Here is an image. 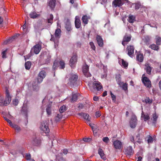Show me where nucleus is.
<instances>
[{
	"label": "nucleus",
	"mask_w": 161,
	"mask_h": 161,
	"mask_svg": "<svg viewBox=\"0 0 161 161\" xmlns=\"http://www.w3.org/2000/svg\"><path fill=\"white\" fill-rule=\"evenodd\" d=\"M46 75V73L45 71L42 70L40 71L38 74L37 80L38 82L40 83L42 82L43 79L45 77Z\"/></svg>",
	"instance_id": "7"
},
{
	"label": "nucleus",
	"mask_w": 161,
	"mask_h": 161,
	"mask_svg": "<svg viewBox=\"0 0 161 161\" xmlns=\"http://www.w3.org/2000/svg\"><path fill=\"white\" fill-rule=\"evenodd\" d=\"M62 118V115L61 113L57 114V115L55 117L54 120L56 122L59 121Z\"/></svg>",
	"instance_id": "33"
},
{
	"label": "nucleus",
	"mask_w": 161,
	"mask_h": 161,
	"mask_svg": "<svg viewBox=\"0 0 161 161\" xmlns=\"http://www.w3.org/2000/svg\"><path fill=\"white\" fill-rule=\"evenodd\" d=\"M39 15L37 14L35 12L33 11L31 12L30 14V16L31 18L35 19L38 17Z\"/></svg>",
	"instance_id": "31"
},
{
	"label": "nucleus",
	"mask_w": 161,
	"mask_h": 161,
	"mask_svg": "<svg viewBox=\"0 0 161 161\" xmlns=\"http://www.w3.org/2000/svg\"><path fill=\"white\" fill-rule=\"evenodd\" d=\"M121 63L122 66L125 68H126L128 67V64L126 61H125L123 59H121V60L119 61V62L121 63Z\"/></svg>",
	"instance_id": "40"
},
{
	"label": "nucleus",
	"mask_w": 161,
	"mask_h": 161,
	"mask_svg": "<svg viewBox=\"0 0 161 161\" xmlns=\"http://www.w3.org/2000/svg\"><path fill=\"white\" fill-rule=\"evenodd\" d=\"M78 95L76 94H73L72 98L71 99V102H75L77 99Z\"/></svg>",
	"instance_id": "35"
},
{
	"label": "nucleus",
	"mask_w": 161,
	"mask_h": 161,
	"mask_svg": "<svg viewBox=\"0 0 161 161\" xmlns=\"http://www.w3.org/2000/svg\"><path fill=\"white\" fill-rule=\"evenodd\" d=\"M65 27L68 31H70L72 30L70 22L69 19H67L65 23Z\"/></svg>",
	"instance_id": "21"
},
{
	"label": "nucleus",
	"mask_w": 161,
	"mask_h": 161,
	"mask_svg": "<svg viewBox=\"0 0 161 161\" xmlns=\"http://www.w3.org/2000/svg\"><path fill=\"white\" fill-rule=\"evenodd\" d=\"M52 104H49L47 106L46 111L48 115H50L51 114Z\"/></svg>",
	"instance_id": "28"
},
{
	"label": "nucleus",
	"mask_w": 161,
	"mask_h": 161,
	"mask_svg": "<svg viewBox=\"0 0 161 161\" xmlns=\"http://www.w3.org/2000/svg\"><path fill=\"white\" fill-rule=\"evenodd\" d=\"M128 54L130 57L133 55L134 51V48L132 46H130L128 47Z\"/></svg>",
	"instance_id": "15"
},
{
	"label": "nucleus",
	"mask_w": 161,
	"mask_h": 161,
	"mask_svg": "<svg viewBox=\"0 0 161 161\" xmlns=\"http://www.w3.org/2000/svg\"><path fill=\"white\" fill-rule=\"evenodd\" d=\"M38 84H39L37 81H33L32 83V86L33 90L35 91H38L39 89V86H38Z\"/></svg>",
	"instance_id": "16"
},
{
	"label": "nucleus",
	"mask_w": 161,
	"mask_h": 161,
	"mask_svg": "<svg viewBox=\"0 0 161 161\" xmlns=\"http://www.w3.org/2000/svg\"><path fill=\"white\" fill-rule=\"evenodd\" d=\"M116 79L118 84L120 86L122 85L123 82L121 81V75L119 74L116 76Z\"/></svg>",
	"instance_id": "27"
},
{
	"label": "nucleus",
	"mask_w": 161,
	"mask_h": 161,
	"mask_svg": "<svg viewBox=\"0 0 161 161\" xmlns=\"http://www.w3.org/2000/svg\"><path fill=\"white\" fill-rule=\"evenodd\" d=\"M7 49H6L5 50L2 52V57L3 58H6V53Z\"/></svg>",
	"instance_id": "48"
},
{
	"label": "nucleus",
	"mask_w": 161,
	"mask_h": 161,
	"mask_svg": "<svg viewBox=\"0 0 161 161\" xmlns=\"http://www.w3.org/2000/svg\"><path fill=\"white\" fill-rule=\"evenodd\" d=\"M145 102L146 103L151 104L152 103V101L151 100L149 97H147L145 99Z\"/></svg>",
	"instance_id": "50"
},
{
	"label": "nucleus",
	"mask_w": 161,
	"mask_h": 161,
	"mask_svg": "<svg viewBox=\"0 0 161 161\" xmlns=\"http://www.w3.org/2000/svg\"><path fill=\"white\" fill-rule=\"evenodd\" d=\"M41 49V46L39 44H36L31 49V53L33 52L36 54H38Z\"/></svg>",
	"instance_id": "8"
},
{
	"label": "nucleus",
	"mask_w": 161,
	"mask_h": 161,
	"mask_svg": "<svg viewBox=\"0 0 161 161\" xmlns=\"http://www.w3.org/2000/svg\"><path fill=\"white\" fill-rule=\"evenodd\" d=\"M40 129L45 133H48L50 131L48 128V121L46 120L42 122Z\"/></svg>",
	"instance_id": "2"
},
{
	"label": "nucleus",
	"mask_w": 161,
	"mask_h": 161,
	"mask_svg": "<svg viewBox=\"0 0 161 161\" xmlns=\"http://www.w3.org/2000/svg\"><path fill=\"white\" fill-rule=\"evenodd\" d=\"M136 60L140 62H142L143 60V56L142 53H140L137 54Z\"/></svg>",
	"instance_id": "25"
},
{
	"label": "nucleus",
	"mask_w": 161,
	"mask_h": 161,
	"mask_svg": "<svg viewBox=\"0 0 161 161\" xmlns=\"http://www.w3.org/2000/svg\"><path fill=\"white\" fill-rule=\"evenodd\" d=\"M75 25L76 28L78 29L81 25V23L80 19L77 16L75 17Z\"/></svg>",
	"instance_id": "19"
},
{
	"label": "nucleus",
	"mask_w": 161,
	"mask_h": 161,
	"mask_svg": "<svg viewBox=\"0 0 161 161\" xmlns=\"http://www.w3.org/2000/svg\"><path fill=\"white\" fill-rule=\"evenodd\" d=\"M25 158L27 160H29L31 159V155L30 153H26L25 155Z\"/></svg>",
	"instance_id": "53"
},
{
	"label": "nucleus",
	"mask_w": 161,
	"mask_h": 161,
	"mask_svg": "<svg viewBox=\"0 0 161 161\" xmlns=\"http://www.w3.org/2000/svg\"><path fill=\"white\" fill-rule=\"evenodd\" d=\"M13 104L15 106H17L19 103V101L18 99H14L13 101Z\"/></svg>",
	"instance_id": "55"
},
{
	"label": "nucleus",
	"mask_w": 161,
	"mask_h": 161,
	"mask_svg": "<svg viewBox=\"0 0 161 161\" xmlns=\"http://www.w3.org/2000/svg\"><path fill=\"white\" fill-rule=\"evenodd\" d=\"M4 119L6 120L8 123L9 124V125L11 126V125H12L13 123H12L11 121L9 119H8L7 117H3Z\"/></svg>",
	"instance_id": "56"
},
{
	"label": "nucleus",
	"mask_w": 161,
	"mask_h": 161,
	"mask_svg": "<svg viewBox=\"0 0 161 161\" xmlns=\"http://www.w3.org/2000/svg\"><path fill=\"white\" fill-rule=\"evenodd\" d=\"M125 154L128 155H131L133 154L134 151L131 146L128 147L125 151Z\"/></svg>",
	"instance_id": "20"
},
{
	"label": "nucleus",
	"mask_w": 161,
	"mask_h": 161,
	"mask_svg": "<svg viewBox=\"0 0 161 161\" xmlns=\"http://www.w3.org/2000/svg\"><path fill=\"white\" fill-rule=\"evenodd\" d=\"M158 46H157L154 44H152L149 46V47L153 50L158 51L159 49Z\"/></svg>",
	"instance_id": "32"
},
{
	"label": "nucleus",
	"mask_w": 161,
	"mask_h": 161,
	"mask_svg": "<svg viewBox=\"0 0 161 161\" xmlns=\"http://www.w3.org/2000/svg\"><path fill=\"white\" fill-rule=\"evenodd\" d=\"M130 139L131 142H133L134 144L136 142L135 141L134 137L133 136H130Z\"/></svg>",
	"instance_id": "60"
},
{
	"label": "nucleus",
	"mask_w": 161,
	"mask_h": 161,
	"mask_svg": "<svg viewBox=\"0 0 161 161\" xmlns=\"http://www.w3.org/2000/svg\"><path fill=\"white\" fill-rule=\"evenodd\" d=\"M28 108L27 107V105L24 104L22 106L21 111V113L23 115H25L26 117H27L28 114L27 113L28 112Z\"/></svg>",
	"instance_id": "14"
},
{
	"label": "nucleus",
	"mask_w": 161,
	"mask_h": 161,
	"mask_svg": "<svg viewBox=\"0 0 161 161\" xmlns=\"http://www.w3.org/2000/svg\"><path fill=\"white\" fill-rule=\"evenodd\" d=\"M123 0H114L112 2V6L115 8L120 7L124 4Z\"/></svg>",
	"instance_id": "11"
},
{
	"label": "nucleus",
	"mask_w": 161,
	"mask_h": 161,
	"mask_svg": "<svg viewBox=\"0 0 161 161\" xmlns=\"http://www.w3.org/2000/svg\"><path fill=\"white\" fill-rule=\"evenodd\" d=\"M135 8L136 10H138L139 8H140L141 7V3L138 2L135 3Z\"/></svg>",
	"instance_id": "45"
},
{
	"label": "nucleus",
	"mask_w": 161,
	"mask_h": 161,
	"mask_svg": "<svg viewBox=\"0 0 161 161\" xmlns=\"http://www.w3.org/2000/svg\"><path fill=\"white\" fill-rule=\"evenodd\" d=\"M156 43L157 45H160L161 44V38L157 36L156 37Z\"/></svg>",
	"instance_id": "39"
},
{
	"label": "nucleus",
	"mask_w": 161,
	"mask_h": 161,
	"mask_svg": "<svg viewBox=\"0 0 161 161\" xmlns=\"http://www.w3.org/2000/svg\"><path fill=\"white\" fill-rule=\"evenodd\" d=\"M82 71L85 76L86 77L90 76L91 75L89 72V66L86 64L83 66Z\"/></svg>",
	"instance_id": "9"
},
{
	"label": "nucleus",
	"mask_w": 161,
	"mask_h": 161,
	"mask_svg": "<svg viewBox=\"0 0 161 161\" xmlns=\"http://www.w3.org/2000/svg\"><path fill=\"white\" fill-rule=\"evenodd\" d=\"M89 17L87 15H83L82 18V22L85 24H87L88 23V19Z\"/></svg>",
	"instance_id": "29"
},
{
	"label": "nucleus",
	"mask_w": 161,
	"mask_h": 161,
	"mask_svg": "<svg viewBox=\"0 0 161 161\" xmlns=\"http://www.w3.org/2000/svg\"><path fill=\"white\" fill-rule=\"evenodd\" d=\"M61 31L60 29L56 30L55 33V36L53 35H51L50 41H53L56 44L58 42V39L60 37Z\"/></svg>",
	"instance_id": "1"
},
{
	"label": "nucleus",
	"mask_w": 161,
	"mask_h": 161,
	"mask_svg": "<svg viewBox=\"0 0 161 161\" xmlns=\"http://www.w3.org/2000/svg\"><path fill=\"white\" fill-rule=\"evenodd\" d=\"M152 69V67H151L149 64L146 63L145 64L144 69L146 70L147 73L148 75L151 74Z\"/></svg>",
	"instance_id": "17"
},
{
	"label": "nucleus",
	"mask_w": 161,
	"mask_h": 161,
	"mask_svg": "<svg viewBox=\"0 0 161 161\" xmlns=\"http://www.w3.org/2000/svg\"><path fill=\"white\" fill-rule=\"evenodd\" d=\"M78 79V76L77 75L71 74H70V78L69 79V83L70 85L76 86V82Z\"/></svg>",
	"instance_id": "4"
},
{
	"label": "nucleus",
	"mask_w": 161,
	"mask_h": 161,
	"mask_svg": "<svg viewBox=\"0 0 161 161\" xmlns=\"http://www.w3.org/2000/svg\"><path fill=\"white\" fill-rule=\"evenodd\" d=\"M84 107V105L82 103L79 104L78 106V108L80 109H82Z\"/></svg>",
	"instance_id": "61"
},
{
	"label": "nucleus",
	"mask_w": 161,
	"mask_h": 161,
	"mask_svg": "<svg viewBox=\"0 0 161 161\" xmlns=\"http://www.w3.org/2000/svg\"><path fill=\"white\" fill-rule=\"evenodd\" d=\"M32 53H31V52L29 54H28V55H26V56H24L25 58V60H26V59H29V58H30L31 57L32 55Z\"/></svg>",
	"instance_id": "57"
},
{
	"label": "nucleus",
	"mask_w": 161,
	"mask_h": 161,
	"mask_svg": "<svg viewBox=\"0 0 161 161\" xmlns=\"http://www.w3.org/2000/svg\"><path fill=\"white\" fill-rule=\"evenodd\" d=\"M153 123L155 125L156 123L157 120L158 118V116L157 115L156 113L153 114Z\"/></svg>",
	"instance_id": "42"
},
{
	"label": "nucleus",
	"mask_w": 161,
	"mask_h": 161,
	"mask_svg": "<svg viewBox=\"0 0 161 161\" xmlns=\"http://www.w3.org/2000/svg\"><path fill=\"white\" fill-rule=\"evenodd\" d=\"M77 61V56L75 55H73L69 61V65L71 67L74 68L75 67V65Z\"/></svg>",
	"instance_id": "10"
},
{
	"label": "nucleus",
	"mask_w": 161,
	"mask_h": 161,
	"mask_svg": "<svg viewBox=\"0 0 161 161\" xmlns=\"http://www.w3.org/2000/svg\"><path fill=\"white\" fill-rule=\"evenodd\" d=\"M113 144L116 149H122L123 148L122 143L120 141L117 140L114 141Z\"/></svg>",
	"instance_id": "12"
},
{
	"label": "nucleus",
	"mask_w": 161,
	"mask_h": 161,
	"mask_svg": "<svg viewBox=\"0 0 161 161\" xmlns=\"http://www.w3.org/2000/svg\"><path fill=\"white\" fill-rule=\"evenodd\" d=\"M53 15L51 14L50 15V18L47 19V22L48 23L52 24L53 22Z\"/></svg>",
	"instance_id": "46"
},
{
	"label": "nucleus",
	"mask_w": 161,
	"mask_h": 161,
	"mask_svg": "<svg viewBox=\"0 0 161 161\" xmlns=\"http://www.w3.org/2000/svg\"><path fill=\"white\" fill-rule=\"evenodd\" d=\"M141 117L144 118V120L145 121L148 120L150 119L149 116L148 114H144L143 111L142 112V113Z\"/></svg>",
	"instance_id": "38"
},
{
	"label": "nucleus",
	"mask_w": 161,
	"mask_h": 161,
	"mask_svg": "<svg viewBox=\"0 0 161 161\" xmlns=\"http://www.w3.org/2000/svg\"><path fill=\"white\" fill-rule=\"evenodd\" d=\"M131 36H128L127 35H125L123 37V40L126 42H128L131 40Z\"/></svg>",
	"instance_id": "34"
},
{
	"label": "nucleus",
	"mask_w": 161,
	"mask_h": 161,
	"mask_svg": "<svg viewBox=\"0 0 161 161\" xmlns=\"http://www.w3.org/2000/svg\"><path fill=\"white\" fill-rule=\"evenodd\" d=\"M151 38V37L148 36H145L144 41L147 44H149L148 42L150 41Z\"/></svg>",
	"instance_id": "37"
},
{
	"label": "nucleus",
	"mask_w": 161,
	"mask_h": 161,
	"mask_svg": "<svg viewBox=\"0 0 161 161\" xmlns=\"http://www.w3.org/2000/svg\"><path fill=\"white\" fill-rule=\"evenodd\" d=\"M48 4L50 8L53 9L56 5V0H50L48 2Z\"/></svg>",
	"instance_id": "22"
},
{
	"label": "nucleus",
	"mask_w": 161,
	"mask_h": 161,
	"mask_svg": "<svg viewBox=\"0 0 161 161\" xmlns=\"http://www.w3.org/2000/svg\"><path fill=\"white\" fill-rule=\"evenodd\" d=\"M15 36H13L12 37L7 39L6 41H5L4 42V44H7L8 43L10 42V41L11 40L13 39H14Z\"/></svg>",
	"instance_id": "51"
},
{
	"label": "nucleus",
	"mask_w": 161,
	"mask_h": 161,
	"mask_svg": "<svg viewBox=\"0 0 161 161\" xmlns=\"http://www.w3.org/2000/svg\"><path fill=\"white\" fill-rule=\"evenodd\" d=\"M102 86L101 83L98 81H94L93 83L92 87L91 88V90L93 92L97 91H99L102 89Z\"/></svg>",
	"instance_id": "5"
},
{
	"label": "nucleus",
	"mask_w": 161,
	"mask_h": 161,
	"mask_svg": "<svg viewBox=\"0 0 161 161\" xmlns=\"http://www.w3.org/2000/svg\"><path fill=\"white\" fill-rule=\"evenodd\" d=\"M96 39L99 46L100 47H102L103 45V41L102 38L100 36L97 35L96 37Z\"/></svg>",
	"instance_id": "18"
},
{
	"label": "nucleus",
	"mask_w": 161,
	"mask_h": 161,
	"mask_svg": "<svg viewBox=\"0 0 161 161\" xmlns=\"http://www.w3.org/2000/svg\"><path fill=\"white\" fill-rule=\"evenodd\" d=\"M11 126L17 132H19L21 130L20 127L17 125L13 124Z\"/></svg>",
	"instance_id": "30"
},
{
	"label": "nucleus",
	"mask_w": 161,
	"mask_h": 161,
	"mask_svg": "<svg viewBox=\"0 0 161 161\" xmlns=\"http://www.w3.org/2000/svg\"><path fill=\"white\" fill-rule=\"evenodd\" d=\"M66 110V106L64 105H63L61 106L59 109V112L61 114L62 113H63L64 111H65Z\"/></svg>",
	"instance_id": "44"
},
{
	"label": "nucleus",
	"mask_w": 161,
	"mask_h": 161,
	"mask_svg": "<svg viewBox=\"0 0 161 161\" xmlns=\"http://www.w3.org/2000/svg\"><path fill=\"white\" fill-rule=\"evenodd\" d=\"M58 61L57 60H55L53 62V68L54 70H55L56 69V68L58 67Z\"/></svg>",
	"instance_id": "41"
},
{
	"label": "nucleus",
	"mask_w": 161,
	"mask_h": 161,
	"mask_svg": "<svg viewBox=\"0 0 161 161\" xmlns=\"http://www.w3.org/2000/svg\"><path fill=\"white\" fill-rule=\"evenodd\" d=\"M47 57V59H46V62L47 63H49L50 60L51 56L50 55H48Z\"/></svg>",
	"instance_id": "63"
},
{
	"label": "nucleus",
	"mask_w": 161,
	"mask_h": 161,
	"mask_svg": "<svg viewBox=\"0 0 161 161\" xmlns=\"http://www.w3.org/2000/svg\"><path fill=\"white\" fill-rule=\"evenodd\" d=\"M31 65V63L30 61H27L25 64V67L26 69H29Z\"/></svg>",
	"instance_id": "36"
},
{
	"label": "nucleus",
	"mask_w": 161,
	"mask_h": 161,
	"mask_svg": "<svg viewBox=\"0 0 161 161\" xmlns=\"http://www.w3.org/2000/svg\"><path fill=\"white\" fill-rule=\"evenodd\" d=\"M122 88V89L125 91L127 90L128 87L127 84L126 83H123L122 85L120 86Z\"/></svg>",
	"instance_id": "47"
},
{
	"label": "nucleus",
	"mask_w": 161,
	"mask_h": 161,
	"mask_svg": "<svg viewBox=\"0 0 161 161\" xmlns=\"http://www.w3.org/2000/svg\"><path fill=\"white\" fill-rule=\"evenodd\" d=\"M6 98L3 101L1 104V106H6L9 104L11 101V97L9 93V91L6 89L5 92Z\"/></svg>",
	"instance_id": "3"
},
{
	"label": "nucleus",
	"mask_w": 161,
	"mask_h": 161,
	"mask_svg": "<svg viewBox=\"0 0 161 161\" xmlns=\"http://www.w3.org/2000/svg\"><path fill=\"white\" fill-rule=\"evenodd\" d=\"M137 125V119L135 116H133L130 122V126L131 128H135Z\"/></svg>",
	"instance_id": "13"
},
{
	"label": "nucleus",
	"mask_w": 161,
	"mask_h": 161,
	"mask_svg": "<svg viewBox=\"0 0 161 161\" xmlns=\"http://www.w3.org/2000/svg\"><path fill=\"white\" fill-rule=\"evenodd\" d=\"M83 140L85 142H89L91 141L92 139L90 138H84Z\"/></svg>",
	"instance_id": "58"
},
{
	"label": "nucleus",
	"mask_w": 161,
	"mask_h": 161,
	"mask_svg": "<svg viewBox=\"0 0 161 161\" xmlns=\"http://www.w3.org/2000/svg\"><path fill=\"white\" fill-rule=\"evenodd\" d=\"M136 17L135 16L130 14L129 15L128 20L129 22L132 23L135 20Z\"/></svg>",
	"instance_id": "26"
},
{
	"label": "nucleus",
	"mask_w": 161,
	"mask_h": 161,
	"mask_svg": "<svg viewBox=\"0 0 161 161\" xmlns=\"http://www.w3.org/2000/svg\"><path fill=\"white\" fill-rule=\"evenodd\" d=\"M41 141L40 140L36 137L33 141V144L36 146H39L41 144Z\"/></svg>",
	"instance_id": "24"
},
{
	"label": "nucleus",
	"mask_w": 161,
	"mask_h": 161,
	"mask_svg": "<svg viewBox=\"0 0 161 161\" xmlns=\"http://www.w3.org/2000/svg\"><path fill=\"white\" fill-rule=\"evenodd\" d=\"M95 115L97 118L101 116L100 112L99 111L97 112L96 113Z\"/></svg>",
	"instance_id": "62"
},
{
	"label": "nucleus",
	"mask_w": 161,
	"mask_h": 161,
	"mask_svg": "<svg viewBox=\"0 0 161 161\" xmlns=\"http://www.w3.org/2000/svg\"><path fill=\"white\" fill-rule=\"evenodd\" d=\"M59 64H60V68L62 69H63L65 68V63L62 61H60Z\"/></svg>",
	"instance_id": "49"
},
{
	"label": "nucleus",
	"mask_w": 161,
	"mask_h": 161,
	"mask_svg": "<svg viewBox=\"0 0 161 161\" xmlns=\"http://www.w3.org/2000/svg\"><path fill=\"white\" fill-rule=\"evenodd\" d=\"M145 75V74L142 75V81L145 86L150 88L151 86V81L147 77H143Z\"/></svg>",
	"instance_id": "6"
},
{
	"label": "nucleus",
	"mask_w": 161,
	"mask_h": 161,
	"mask_svg": "<svg viewBox=\"0 0 161 161\" xmlns=\"http://www.w3.org/2000/svg\"><path fill=\"white\" fill-rule=\"evenodd\" d=\"M89 44L93 50H95L96 49V47L94 45V44L93 42H91L89 43Z\"/></svg>",
	"instance_id": "54"
},
{
	"label": "nucleus",
	"mask_w": 161,
	"mask_h": 161,
	"mask_svg": "<svg viewBox=\"0 0 161 161\" xmlns=\"http://www.w3.org/2000/svg\"><path fill=\"white\" fill-rule=\"evenodd\" d=\"M103 140L104 142L108 143V142L109 141V140L108 137H103Z\"/></svg>",
	"instance_id": "59"
},
{
	"label": "nucleus",
	"mask_w": 161,
	"mask_h": 161,
	"mask_svg": "<svg viewBox=\"0 0 161 161\" xmlns=\"http://www.w3.org/2000/svg\"><path fill=\"white\" fill-rule=\"evenodd\" d=\"M98 153L102 159L104 160L106 159V157L104 156V154L102 149L99 148L98 150Z\"/></svg>",
	"instance_id": "23"
},
{
	"label": "nucleus",
	"mask_w": 161,
	"mask_h": 161,
	"mask_svg": "<svg viewBox=\"0 0 161 161\" xmlns=\"http://www.w3.org/2000/svg\"><path fill=\"white\" fill-rule=\"evenodd\" d=\"M83 117L86 120H87L88 121H90L91 118L90 116L89 115L87 114L84 113V115L83 116Z\"/></svg>",
	"instance_id": "43"
},
{
	"label": "nucleus",
	"mask_w": 161,
	"mask_h": 161,
	"mask_svg": "<svg viewBox=\"0 0 161 161\" xmlns=\"http://www.w3.org/2000/svg\"><path fill=\"white\" fill-rule=\"evenodd\" d=\"M153 142V138L152 136H149L147 142L148 143H152Z\"/></svg>",
	"instance_id": "52"
},
{
	"label": "nucleus",
	"mask_w": 161,
	"mask_h": 161,
	"mask_svg": "<svg viewBox=\"0 0 161 161\" xmlns=\"http://www.w3.org/2000/svg\"><path fill=\"white\" fill-rule=\"evenodd\" d=\"M63 152V153L64 154H67L68 152L67 149H64Z\"/></svg>",
	"instance_id": "64"
}]
</instances>
